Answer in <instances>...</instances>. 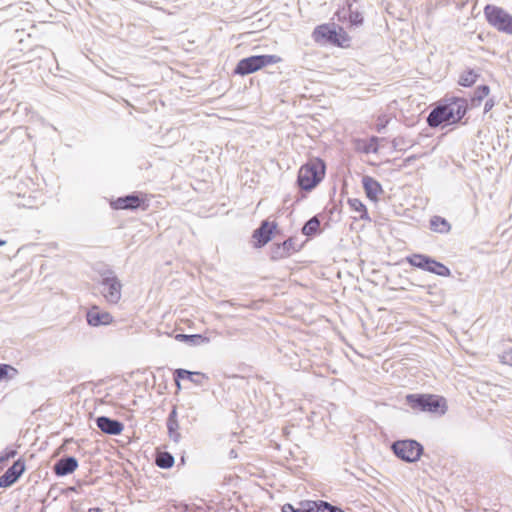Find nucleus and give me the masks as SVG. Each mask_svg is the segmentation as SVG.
<instances>
[{
	"mask_svg": "<svg viewBox=\"0 0 512 512\" xmlns=\"http://www.w3.org/2000/svg\"><path fill=\"white\" fill-rule=\"evenodd\" d=\"M467 110V102L463 98H451L446 104L435 107L427 117V123L435 128L444 122L456 123L460 121Z\"/></svg>",
	"mask_w": 512,
	"mask_h": 512,
	"instance_id": "nucleus-1",
	"label": "nucleus"
},
{
	"mask_svg": "<svg viewBox=\"0 0 512 512\" xmlns=\"http://www.w3.org/2000/svg\"><path fill=\"white\" fill-rule=\"evenodd\" d=\"M325 175V163L321 159H312L301 166L297 182L301 189L310 191L315 188Z\"/></svg>",
	"mask_w": 512,
	"mask_h": 512,
	"instance_id": "nucleus-2",
	"label": "nucleus"
},
{
	"mask_svg": "<svg viewBox=\"0 0 512 512\" xmlns=\"http://www.w3.org/2000/svg\"><path fill=\"white\" fill-rule=\"evenodd\" d=\"M406 402L415 411L436 413L440 408H442L441 414L446 411L445 400L436 395L408 394Z\"/></svg>",
	"mask_w": 512,
	"mask_h": 512,
	"instance_id": "nucleus-3",
	"label": "nucleus"
},
{
	"mask_svg": "<svg viewBox=\"0 0 512 512\" xmlns=\"http://www.w3.org/2000/svg\"><path fill=\"white\" fill-rule=\"evenodd\" d=\"M280 61L277 55H254L241 59L236 68L235 73L239 75H248L257 70Z\"/></svg>",
	"mask_w": 512,
	"mask_h": 512,
	"instance_id": "nucleus-4",
	"label": "nucleus"
},
{
	"mask_svg": "<svg viewBox=\"0 0 512 512\" xmlns=\"http://www.w3.org/2000/svg\"><path fill=\"white\" fill-rule=\"evenodd\" d=\"M484 14L488 23L498 31L512 34V15L504 9L493 5H486Z\"/></svg>",
	"mask_w": 512,
	"mask_h": 512,
	"instance_id": "nucleus-5",
	"label": "nucleus"
},
{
	"mask_svg": "<svg viewBox=\"0 0 512 512\" xmlns=\"http://www.w3.org/2000/svg\"><path fill=\"white\" fill-rule=\"evenodd\" d=\"M100 292L105 300L111 304H117L121 299L122 284L113 271L102 274Z\"/></svg>",
	"mask_w": 512,
	"mask_h": 512,
	"instance_id": "nucleus-6",
	"label": "nucleus"
},
{
	"mask_svg": "<svg viewBox=\"0 0 512 512\" xmlns=\"http://www.w3.org/2000/svg\"><path fill=\"white\" fill-rule=\"evenodd\" d=\"M392 450L398 458L413 463L421 457L423 446L416 440H398L392 444Z\"/></svg>",
	"mask_w": 512,
	"mask_h": 512,
	"instance_id": "nucleus-7",
	"label": "nucleus"
},
{
	"mask_svg": "<svg viewBox=\"0 0 512 512\" xmlns=\"http://www.w3.org/2000/svg\"><path fill=\"white\" fill-rule=\"evenodd\" d=\"M407 262L419 269L434 273L439 276L448 277L451 272L444 264L423 254H412L406 258Z\"/></svg>",
	"mask_w": 512,
	"mask_h": 512,
	"instance_id": "nucleus-8",
	"label": "nucleus"
},
{
	"mask_svg": "<svg viewBox=\"0 0 512 512\" xmlns=\"http://www.w3.org/2000/svg\"><path fill=\"white\" fill-rule=\"evenodd\" d=\"M313 40L319 44L332 43L340 45L335 24H322L312 33Z\"/></svg>",
	"mask_w": 512,
	"mask_h": 512,
	"instance_id": "nucleus-9",
	"label": "nucleus"
},
{
	"mask_svg": "<svg viewBox=\"0 0 512 512\" xmlns=\"http://www.w3.org/2000/svg\"><path fill=\"white\" fill-rule=\"evenodd\" d=\"M25 462L22 459L16 460L6 472L0 476V488H8L12 486L24 473Z\"/></svg>",
	"mask_w": 512,
	"mask_h": 512,
	"instance_id": "nucleus-10",
	"label": "nucleus"
},
{
	"mask_svg": "<svg viewBox=\"0 0 512 512\" xmlns=\"http://www.w3.org/2000/svg\"><path fill=\"white\" fill-rule=\"evenodd\" d=\"M95 422L102 432L109 435H119L124 429V425L120 421L106 416L97 417Z\"/></svg>",
	"mask_w": 512,
	"mask_h": 512,
	"instance_id": "nucleus-11",
	"label": "nucleus"
},
{
	"mask_svg": "<svg viewBox=\"0 0 512 512\" xmlns=\"http://www.w3.org/2000/svg\"><path fill=\"white\" fill-rule=\"evenodd\" d=\"M86 318L88 324L91 326L108 325L113 320L110 313L100 310L97 306H93L87 312Z\"/></svg>",
	"mask_w": 512,
	"mask_h": 512,
	"instance_id": "nucleus-12",
	"label": "nucleus"
},
{
	"mask_svg": "<svg viewBox=\"0 0 512 512\" xmlns=\"http://www.w3.org/2000/svg\"><path fill=\"white\" fill-rule=\"evenodd\" d=\"M175 383L178 389H181L180 380L188 379L195 385L201 386L203 385V380H207L208 377L201 372H191L185 369H177L174 373Z\"/></svg>",
	"mask_w": 512,
	"mask_h": 512,
	"instance_id": "nucleus-13",
	"label": "nucleus"
},
{
	"mask_svg": "<svg viewBox=\"0 0 512 512\" xmlns=\"http://www.w3.org/2000/svg\"><path fill=\"white\" fill-rule=\"evenodd\" d=\"M78 467V461L75 457L68 456L59 459L54 464V472L58 476H65L73 473Z\"/></svg>",
	"mask_w": 512,
	"mask_h": 512,
	"instance_id": "nucleus-14",
	"label": "nucleus"
},
{
	"mask_svg": "<svg viewBox=\"0 0 512 512\" xmlns=\"http://www.w3.org/2000/svg\"><path fill=\"white\" fill-rule=\"evenodd\" d=\"M362 185L366 196L372 201H377L378 196L383 193L381 184L371 176H363Z\"/></svg>",
	"mask_w": 512,
	"mask_h": 512,
	"instance_id": "nucleus-15",
	"label": "nucleus"
},
{
	"mask_svg": "<svg viewBox=\"0 0 512 512\" xmlns=\"http://www.w3.org/2000/svg\"><path fill=\"white\" fill-rule=\"evenodd\" d=\"M273 228H275V225H270L268 221H263L260 227L254 231L253 238L259 247L264 246L270 241Z\"/></svg>",
	"mask_w": 512,
	"mask_h": 512,
	"instance_id": "nucleus-16",
	"label": "nucleus"
},
{
	"mask_svg": "<svg viewBox=\"0 0 512 512\" xmlns=\"http://www.w3.org/2000/svg\"><path fill=\"white\" fill-rule=\"evenodd\" d=\"M141 200L136 195H127L119 197L111 202V207L115 210L136 209L139 207Z\"/></svg>",
	"mask_w": 512,
	"mask_h": 512,
	"instance_id": "nucleus-17",
	"label": "nucleus"
},
{
	"mask_svg": "<svg viewBox=\"0 0 512 512\" xmlns=\"http://www.w3.org/2000/svg\"><path fill=\"white\" fill-rule=\"evenodd\" d=\"M430 229L436 233L447 234L451 230V225L445 218L436 215L430 219Z\"/></svg>",
	"mask_w": 512,
	"mask_h": 512,
	"instance_id": "nucleus-18",
	"label": "nucleus"
},
{
	"mask_svg": "<svg viewBox=\"0 0 512 512\" xmlns=\"http://www.w3.org/2000/svg\"><path fill=\"white\" fill-rule=\"evenodd\" d=\"M348 204L350 208L357 212L359 215L358 217L362 220H370L366 206L362 203L361 200L357 198H351L348 199Z\"/></svg>",
	"mask_w": 512,
	"mask_h": 512,
	"instance_id": "nucleus-19",
	"label": "nucleus"
},
{
	"mask_svg": "<svg viewBox=\"0 0 512 512\" xmlns=\"http://www.w3.org/2000/svg\"><path fill=\"white\" fill-rule=\"evenodd\" d=\"M295 251H296V248L294 246V241L292 238H289L277 247L275 254L278 257L283 258V257L289 256L291 253H293Z\"/></svg>",
	"mask_w": 512,
	"mask_h": 512,
	"instance_id": "nucleus-20",
	"label": "nucleus"
},
{
	"mask_svg": "<svg viewBox=\"0 0 512 512\" xmlns=\"http://www.w3.org/2000/svg\"><path fill=\"white\" fill-rule=\"evenodd\" d=\"M156 464L162 469H169L174 465V457L168 452H160L156 457Z\"/></svg>",
	"mask_w": 512,
	"mask_h": 512,
	"instance_id": "nucleus-21",
	"label": "nucleus"
},
{
	"mask_svg": "<svg viewBox=\"0 0 512 512\" xmlns=\"http://www.w3.org/2000/svg\"><path fill=\"white\" fill-rule=\"evenodd\" d=\"M478 76L479 75L474 70L464 71L460 75L458 83L461 86L470 87L476 82Z\"/></svg>",
	"mask_w": 512,
	"mask_h": 512,
	"instance_id": "nucleus-22",
	"label": "nucleus"
},
{
	"mask_svg": "<svg viewBox=\"0 0 512 512\" xmlns=\"http://www.w3.org/2000/svg\"><path fill=\"white\" fill-rule=\"evenodd\" d=\"M319 227L320 221L316 216H314L304 224L302 233L306 236H311L318 231Z\"/></svg>",
	"mask_w": 512,
	"mask_h": 512,
	"instance_id": "nucleus-23",
	"label": "nucleus"
},
{
	"mask_svg": "<svg viewBox=\"0 0 512 512\" xmlns=\"http://www.w3.org/2000/svg\"><path fill=\"white\" fill-rule=\"evenodd\" d=\"M490 92V89L487 85H481V86H478L475 91H474V95L472 97V104L474 106H478L480 105V103L482 102V100L488 96Z\"/></svg>",
	"mask_w": 512,
	"mask_h": 512,
	"instance_id": "nucleus-24",
	"label": "nucleus"
},
{
	"mask_svg": "<svg viewBox=\"0 0 512 512\" xmlns=\"http://www.w3.org/2000/svg\"><path fill=\"white\" fill-rule=\"evenodd\" d=\"M167 429H168V435L171 440H173L175 443H178L181 439V434L179 433V423L178 421H167Z\"/></svg>",
	"mask_w": 512,
	"mask_h": 512,
	"instance_id": "nucleus-25",
	"label": "nucleus"
},
{
	"mask_svg": "<svg viewBox=\"0 0 512 512\" xmlns=\"http://www.w3.org/2000/svg\"><path fill=\"white\" fill-rule=\"evenodd\" d=\"M17 374V370L10 365L0 364V381L6 377L12 378Z\"/></svg>",
	"mask_w": 512,
	"mask_h": 512,
	"instance_id": "nucleus-26",
	"label": "nucleus"
},
{
	"mask_svg": "<svg viewBox=\"0 0 512 512\" xmlns=\"http://www.w3.org/2000/svg\"><path fill=\"white\" fill-rule=\"evenodd\" d=\"M319 512H345L341 508L330 504L329 502L318 500Z\"/></svg>",
	"mask_w": 512,
	"mask_h": 512,
	"instance_id": "nucleus-27",
	"label": "nucleus"
},
{
	"mask_svg": "<svg viewBox=\"0 0 512 512\" xmlns=\"http://www.w3.org/2000/svg\"><path fill=\"white\" fill-rule=\"evenodd\" d=\"M349 22L354 26H359L363 23L362 14L358 11H353L351 5H349Z\"/></svg>",
	"mask_w": 512,
	"mask_h": 512,
	"instance_id": "nucleus-28",
	"label": "nucleus"
},
{
	"mask_svg": "<svg viewBox=\"0 0 512 512\" xmlns=\"http://www.w3.org/2000/svg\"><path fill=\"white\" fill-rule=\"evenodd\" d=\"M16 454L17 451L15 449H6L2 452L0 454V468H2L11 458H14Z\"/></svg>",
	"mask_w": 512,
	"mask_h": 512,
	"instance_id": "nucleus-29",
	"label": "nucleus"
},
{
	"mask_svg": "<svg viewBox=\"0 0 512 512\" xmlns=\"http://www.w3.org/2000/svg\"><path fill=\"white\" fill-rule=\"evenodd\" d=\"M300 512H319L318 501H307L302 503Z\"/></svg>",
	"mask_w": 512,
	"mask_h": 512,
	"instance_id": "nucleus-30",
	"label": "nucleus"
},
{
	"mask_svg": "<svg viewBox=\"0 0 512 512\" xmlns=\"http://www.w3.org/2000/svg\"><path fill=\"white\" fill-rule=\"evenodd\" d=\"M408 144L406 139L402 136L396 137L392 140V146L396 150H404L405 146Z\"/></svg>",
	"mask_w": 512,
	"mask_h": 512,
	"instance_id": "nucleus-31",
	"label": "nucleus"
},
{
	"mask_svg": "<svg viewBox=\"0 0 512 512\" xmlns=\"http://www.w3.org/2000/svg\"><path fill=\"white\" fill-rule=\"evenodd\" d=\"M185 338V339H189V340H192L194 343H197L199 344L200 342H208V339L201 336V335H182V334H178L176 336V338Z\"/></svg>",
	"mask_w": 512,
	"mask_h": 512,
	"instance_id": "nucleus-32",
	"label": "nucleus"
},
{
	"mask_svg": "<svg viewBox=\"0 0 512 512\" xmlns=\"http://www.w3.org/2000/svg\"><path fill=\"white\" fill-rule=\"evenodd\" d=\"M500 361L503 363V364H506V365H509V366H512V349H509L505 352H503L501 355H500Z\"/></svg>",
	"mask_w": 512,
	"mask_h": 512,
	"instance_id": "nucleus-33",
	"label": "nucleus"
},
{
	"mask_svg": "<svg viewBox=\"0 0 512 512\" xmlns=\"http://www.w3.org/2000/svg\"><path fill=\"white\" fill-rule=\"evenodd\" d=\"M282 512H300V508L296 509L293 507V505L287 503V504L283 505Z\"/></svg>",
	"mask_w": 512,
	"mask_h": 512,
	"instance_id": "nucleus-34",
	"label": "nucleus"
},
{
	"mask_svg": "<svg viewBox=\"0 0 512 512\" xmlns=\"http://www.w3.org/2000/svg\"><path fill=\"white\" fill-rule=\"evenodd\" d=\"M167 421H178L177 419V410H176V407H173V409L171 410V412L169 413V416L167 418Z\"/></svg>",
	"mask_w": 512,
	"mask_h": 512,
	"instance_id": "nucleus-35",
	"label": "nucleus"
},
{
	"mask_svg": "<svg viewBox=\"0 0 512 512\" xmlns=\"http://www.w3.org/2000/svg\"><path fill=\"white\" fill-rule=\"evenodd\" d=\"M494 106V102L493 100H488L486 103H485V106H484V111L485 112H488L492 107Z\"/></svg>",
	"mask_w": 512,
	"mask_h": 512,
	"instance_id": "nucleus-36",
	"label": "nucleus"
},
{
	"mask_svg": "<svg viewBox=\"0 0 512 512\" xmlns=\"http://www.w3.org/2000/svg\"><path fill=\"white\" fill-rule=\"evenodd\" d=\"M88 512H102V509L100 508H91Z\"/></svg>",
	"mask_w": 512,
	"mask_h": 512,
	"instance_id": "nucleus-37",
	"label": "nucleus"
},
{
	"mask_svg": "<svg viewBox=\"0 0 512 512\" xmlns=\"http://www.w3.org/2000/svg\"><path fill=\"white\" fill-rule=\"evenodd\" d=\"M416 159V156H410L406 159V162H411Z\"/></svg>",
	"mask_w": 512,
	"mask_h": 512,
	"instance_id": "nucleus-38",
	"label": "nucleus"
},
{
	"mask_svg": "<svg viewBox=\"0 0 512 512\" xmlns=\"http://www.w3.org/2000/svg\"><path fill=\"white\" fill-rule=\"evenodd\" d=\"M6 241L0 239V246L5 245Z\"/></svg>",
	"mask_w": 512,
	"mask_h": 512,
	"instance_id": "nucleus-39",
	"label": "nucleus"
}]
</instances>
